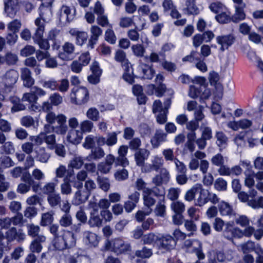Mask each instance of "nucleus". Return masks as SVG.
<instances>
[{
	"label": "nucleus",
	"instance_id": "1",
	"mask_svg": "<svg viewBox=\"0 0 263 263\" xmlns=\"http://www.w3.org/2000/svg\"><path fill=\"white\" fill-rule=\"evenodd\" d=\"M66 117L62 114L57 115L54 112H49L45 117L47 124L44 126V142L48 148L53 149L56 143L55 135L51 134L54 132L58 135H65L68 129L66 124Z\"/></svg>",
	"mask_w": 263,
	"mask_h": 263
},
{
	"label": "nucleus",
	"instance_id": "2",
	"mask_svg": "<svg viewBox=\"0 0 263 263\" xmlns=\"http://www.w3.org/2000/svg\"><path fill=\"white\" fill-rule=\"evenodd\" d=\"M18 72L14 69L7 70L0 77V100H4V96L1 93L11 91L18 79Z\"/></svg>",
	"mask_w": 263,
	"mask_h": 263
},
{
	"label": "nucleus",
	"instance_id": "3",
	"mask_svg": "<svg viewBox=\"0 0 263 263\" xmlns=\"http://www.w3.org/2000/svg\"><path fill=\"white\" fill-rule=\"evenodd\" d=\"M76 238L71 231L63 230L54 239V247L59 250L71 248L76 246Z\"/></svg>",
	"mask_w": 263,
	"mask_h": 263
},
{
	"label": "nucleus",
	"instance_id": "4",
	"mask_svg": "<svg viewBox=\"0 0 263 263\" xmlns=\"http://www.w3.org/2000/svg\"><path fill=\"white\" fill-rule=\"evenodd\" d=\"M39 11L40 17L35 20L36 27L35 33H43L47 31L48 23L52 18V14L50 8L40 7Z\"/></svg>",
	"mask_w": 263,
	"mask_h": 263
},
{
	"label": "nucleus",
	"instance_id": "5",
	"mask_svg": "<svg viewBox=\"0 0 263 263\" xmlns=\"http://www.w3.org/2000/svg\"><path fill=\"white\" fill-rule=\"evenodd\" d=\"M104 249L114 252L117 255L125 253L130 250V245L123 239L117 238L111 240H106Z\"/></svg>",
	"mask_w": 263,
	"mask_h": 263
},
{
	"label": "nucleus",
	"instance_id": "6",
	"mask_svg": "<svg viewBox=\"0 0 263 263\" xmlns=\"http://www.w3.org/2000/svg\"><path fill=\"white\" fill-rule=\"evenodd\" d=\"M71 102L77 105H82L88 102L89 92L84 87H75L71 90L70 94Z\"/></svg>",
	"mask_w": 263,
	"mask_h": 263
},
{
	"label": "nucleus",
	"instance_id": "7",
	"mask_svg": "<svg viewBox=\"0 0 263 263\" xmlns=\"http://www.w3.org/2000/svg\"><path fill=\"white\" fill-rule=\"evenodd\" d=\"M153 194L160 196L163 200L164 199V190L163 187L155 186L152 189H145L143 192V198L144 205L147 207L152 206L155 203L156 201L152 196Z\"/></svg>",
	"mask_w": 263,
	"mask_h": 263
},
{
	"label": "nucleus",
	"instance_id": "8",
	"mask_svg": "<svg viewBox=\"0 0 263 263\" xmlns=\"http://www.w3.org/2000/svg\"><path fill=\"white\" fill-rule=\"evenodd\" d=\"M164 160L162 157L155 155L152 157L151 163H146L141 168V172L143 173H149L152 171L158 172L163 167Z\"/></svg>",
	"mask_w": 263,
	"mask_h": 263
},
{
	"label": "nucleus",
	"instance_id": "9",
	"mask_svg": "<svg viewBox=\"0 0 263 263\" xmlns=\"http://www.w3.org/2000/svg\"><path fill=\"white\" fill-rule=\"evenodd\" d=\"M5 238L7 242H12L15 240L18 242H21L25 240L26 235L23 230H17L15 227H12L6 232Z\"/></svg>",
	"mask_w": 263,
	"mask_h": 263
},
{
	"label": "nucleus",
	"instance_id": "10",
	"mask_svg": "<svg viewBox=\"0 0 263 263\" xmlns=\"http://www.w3.org/2000/svg\"><path fill=\"white\" fill-rule=\"evenodd\" d=\"M183 61L194 63L195 67L202 72H205L208 70L206 64L203 60L200 59L196 51H192L190 55L183 58Z\"/></svg>",
	"mask_w": 263,
	"mask_h": 263
},
{
	"label": "nucleus",
	"instance_id": "11",
	"mask_svg": "<svg viewBox=\"0 0 263 263\" xmlns=\"http://www.w3.org/2000/svg\"><path fill=\"white\" fill-rule=\"evenodd\" d=\"M58 16L60 21L63 24L71 22L74 18V12L70 7L63 5L59 9Z\"/></svg>",
	"mask_w": 263,
	"mask_h": 263
},
{
	"label": "nucleus",
	"instance_id": "12",
	"mask_svg": "<svg viewBox=\"0 0 263 263\" xmlns=\"http://www.w3.org/2000/svg\"><path fill=\"white\" fill-rule=\"evenodd\" d=\"M4 10L7 15L14 17L19 10L20 4L18 0H4Z\"/></svg>",
	"mask_w": 263,
	"mask_h": 263
},
{
	"label": "nucleus",
	"instance_id": "13",
	"mask_svg": "<svg viewBox=\"0 0 263 263\" xmlns=\"http://www.w3.org/2000/svg\"><path fill=\"white\" fill-rule=\"evenodd\" d=\"M76 36L77 44L79 45H82L86 42L88 39V47L93 48L94 45L96 43L98 35V34H91L89 37L88 34H74Z\"/></svg>",
	"mask_w": 263,
	"mask_h": 263
},
{
	"label": "nucleus",
	"instance_id": "14",
	"mask_svg": "<svg viewBox=\"0 0 263 263\" xmlns=\"http://www.w3.org/2000/svg\"><path fill=\"white\" fill-rule=\"evenodd\" d=\"M158 172L159 173L156 175L152 180V183L157 187L168 183L170 179V173L166 168H162Z\"/></svg>",
	"mask_w": 263,
	"mask_h": 263
},
{
	"label": "nucleus",
	"instance_id": "15",
	"mask_svg": "<svg viewBox=\"0 0 263 263\" xmlns=\"http://www.w3.org/2000/svg\"><path fill=\"white\" fill-rule=\"evenodd\" d=\"M83 242L89 247H96L98 246L100 239L95 233L90 231H85L83 232Z\"/></svg>",
	"mask_w": 263,
	"mask_h": 263
},
{
	"label": "nucleus",
	"instance_id": "16",
	"mask_svg": "<svg viewBox=\"0 0 263 263\" xmlns=\"http://www.w3.org/2000/svg\"><path fill=\"white\" fill-rule=\"evenodd\" d=\"M235 37L232 34H223L217 36L216 40L217 43L220 45V50L224 51L228 49L234 42Z\"/></svg>",
	"mask_w": 263,
	"mask_h": 263
},
{
	"label": "nucleus",
	"instance_id": "17",
	"mask_svg": "<svg viewBox=\"0 0 263 263\" xmlns=\"http://www.w3.org/2000/svg\"><path fill=\"white\" fill-rule=\"evenodd\" d=\"M158 245L163 249L170 250L175 248L176 242L171 235H163L159 237Z\"/></svg>",
	"mask_w": 263,
	"mask_h": 263
},
{
	"label": "nucleus",
	"instance_id": "18",
	"mask_svg": "<svg viewBox=\"0 0 263 263\" xmlns=\"http://www.w3.org/2000/svg\"><path fill=\"white\" fill-rule=\"evenodd\" d=\"M63 51L59 54V57L64 60H72L74 57L75 48L73 44L66 42L63 46Z\"/></svg>",
	"mask_w": 263,
	"mask_h": 263
},
{
	"label": "nucleus",
	"instance_id": "19",
	"mask_svg": "<svg viewBox=\"0 0 263 263\" xmlns=\"http://www.w3.org/2000/svg\"><path fill=\"white\" fill-rule=\"evenodd\" d=\"M83 139V134L77 129H70L66 135L67 141L72 144L77 145L81 143Z\"/></svg>",
	"mask_w": 263,
	"mask_h": 263
},
{
	"label": "nucleus",
	"instance_id": "20",
	"mask_svg": "<svg viewBox=\"0 0 263 263\" xmlns=\"http://www.w3.org/2000/svg\"><path fill=\"white\" fill-rule=\"evenodd\" d=\"M137 70L139 76L144 79H152L155 73V71L152 66L143 63L139 65Z\"/></svg>",
	"mask_w": 263,
	"mask_h": 263
},
{
	"label": "nucleus",
	"instance_id": "21",
	"mask_svg": "<svg viewBox=\"0 0 263 263\" xmlns=\"http://www.w3.org/2000/svg\"><path fill=\"white\" fill-rule=\"evenodd\" d=\"M149 154V151L145 148H141L137 151L134 155L137 165L142 167L145 164L144 162L148 159Z\"/></svg>",
	"mask_w": 263,
	"mask_h": 263
},
{
	"label": "nucleus",
	"instance_id": "22",
	"mask_svg": "<svg viewBox=\"0 0 263 263\" xmlns=\"http://www.w3.org/2000/svg\"><path fill=\"white\" fill-rule=\"evenodd\" d=\"M166 141V134L163 131L157 130L151 138V143L153 148H158L163 142Z\"/></svg>",
	"mask_w": 263,
	"mask_h": 263
},
{
	"label": "nucleus",
	"instance_id": "23",
	"mask_svg": "<svg viewBox=\"0 0 263 263\" xmlns=\"http://www.w3.org/2000/svg\"><path fill=\"white\" fill-rule=\"evenodd\" d=\"M91 157L90 155L83 158L80 156H75L71 159L68 164L69 168H74L77 170L80 169L84 165L85 161H90Z\"/></svg>",
	"mask_w": 263,
	"mask_h": 263
},
{
	"label": "nucleus",
	"instance_id": "24",
	"mask_svg": "<svg viewBox=\"0 0 263 263\" xmlns=\"http://www.w3.org/2000/svg\"><path fill=\"white\" fill-rule=\"evenodd\" d=\"M115 60L121 64L123 68H127L132 65L128 59L126 57V53L121 50H118L114 57Z\"/></svg>",
	"mask_w": 263,
	"mask_h": 263
},
{
	"label": "nucleus",
	"instance_id": "25",
	"mask_svg": "<svg viewBox=\"0 0 263 263\" xmlns=\"http://www.w3.org/2000/svg\"><path fill=\"white\" fill-rule=\"evenodd\" d=\"M198 193L199 194L196 200V205L201 206L208 203L209 191L203 188L201 184L199 183Z\"/></svg>",
	"mask_w": 263,
	"mask_h": 263
},
{
	"label": "nucleus",
	"instance_id": "26",
	"mask_svg": "<svg viewBox=\"0 0 263 263\" xmlns=\"http://www.w3.org/2000/svg\"><path fill=\"white\" fill-rule=\"evenodd\" d=\"M90 195L88 192L85 191L82 189L79 190L75 193L73 202L76 205H79L86 201L88 199Z\"/></svg>",
	"mask_w": 263,
	"mask_h": 263
},
{
	"label": "nucleus",
	"instance_id": "27",
	"mask_svg": "<svg viewBox=\"0 0 263 263\" xmlns=\"http://www.w3.org/2000/svg\"><path fill=\"white\" fill-rule=\"evenodd\" d=\"M36 160L41 163H46L50 158V155L47 152L45 147H40L35 151Z\"/></svg>",
	"mask_w": 263,
	"mask_h": 263
},
{
	"label": "nucleus",
	"instance_id": "28",
	"mask_svg": "<svg viewBox=\"0 0 263 263\" xmlns=\"http://www.w3.org/2000/svg\"><path fill=\"white\" fill-rule=\"evenodd\" d=\"M183 11L187 15H197L200 11L193 0H186Z\"/></svg>",
	"mask_w": 263,
	"mask_h": 263
},
{
	"label": "nucleus",
	"instance_id": "29",
	"mask_svg": "<svg viewBox=\"0 0 263 263\" xmlns=\"http://www.w3.org/2000/svg\"><path fill=\"white\" fill-rule=\"evenodd\" d=\"M218 210L222 216H231L234 215L232 206L225 201L220 202L218 205Z\"/></svg>",
	"mask_w": 263,
	"mask_h": 263
},
{
	"label": "nucleus",
	"instance_id": "30",
	"mask_svg": "<svg viewBox=\"0 0 263 263\" xmlns=\"http://www.w3.org/2000/svg\"><path fill=\"white\" fill-rule=\"evenodd\" d=\"M209 81L211 85L215 86L216 89L220 93L221 96L222 95L223 87L222 85L218 82L219 75L217 73L212 71L209 74Z\"/></svg>",
	"mask_w": 263,
	"mask_h": 263
},
{
	"label": "nucleus",
	"instance_id": "31",
	"mask_svg": "<svg viewBox=\"0 0 263 263\" xmlns=\"http://www.w3.org/2000/svg\"><path fill=\"white\" fill-rule=\"evenodd\" d=\"M103 219L101 218L99 213H90L88 224L91 228H100L102 226Z\"/></svg>",
	"mask_w": 263,
	"mask_h": 263
},
{
	"label": "nucleus",
	"instance_id": "32",
	"mask_svg": "<svg viewBox=\"0 0 263 263\" xmlns=\"http://www.w3.org/2000/svg\"><path fill=\"white\" fill-rule=\"evenodd\" d=\"M18 61L16 54L11 52H8L5 57L0 56V65L6 63L9 65L15 64Z\"/></svg>",
	"mask_w": 263,
	"mask_h": 263
},
{
	"label": "nucleus",
	"instance_id": "33",
	"mask_svg": "<svg viewBox=\"0 0 263 263\" xmlns=\"http://www.w3.org/2000/svg\"><path fill=\"white\" fill-rule=\"evenodd\" d=\"M215 18L220 23L224 24L229 22L231 20L230 12L227 8L215 16Z\"/></svg>",
	"mask_w": 263,
	"mask_h": 263
},
{
	"label": "nucleus",
	"instance_id": "34",
	"mask_svg": "<svg viewBox=\"0 0 263 263\" xmlns=\"http://www.w3.org/2000/svg\"><path fill=\"white\" fill-rule=\"evenodd\" d=\"M33 39L34 42L37 44L41 48L45 50L49 49V44L47 40L43 39L42 34H34Z\"/></svg>",
	"mask_w": 263,
	"mask_h": 263
},
{
	"label": "nucleus",
	"instance_id": "35",
	"mask_svg": "<svg viewBox=\"0 0 263 263\" xmlns=\"http://www.w3.org/2000/svg\"><path fill=\"white\" fill-rule=\"evenodd\" d=\"M40 84L45 88L49 89L52 91L57 89L58 86V82L54 79H50L47 80H41Z\"/></svg>",
	"mask_w": 263,
	"mask_h": 263
},
{
	"label": "nucleus",
	"instance_id": "36",
	"mask_svg": "<svg viewBox=\"0 0 263 263\" xmlns=\"http://www.w3.org/2000/svg\"><path fill=\"white\" fill-rule=\"evenodd\" d=\"M196 26L197 30L200 32H202L203 33H213V31L210 29L211 24H206L205 21L202 18L198 20Z\"/></svg>",
	"mask_w": 263,
	"mask_h": 263
},
{
	"label": "nucleus",
	"instance_id": "37",
	"mask_svg": "<svg viewBox=\"0 0 263 263\" xmlns=\"http://www.w3.org/2000/svg\"><path fill=\"white\" fill-rule=\"evenodd\" d=\"M11 102L13 104L11 108V111L13 112L24 110L26 109V106L23 103H21L20 100L16 97H13L10 98Z\"/></svg>",
	"mask_w": 263,
	"mask_h": 263
},
{
	"label": "nucleus",
	"instance_id": "38",
	"mask_svg": "<svg viewBox=\"0 0 263 263\" xmlns=\"http://www.w3.org/2000/svg\"><path fill=\"white\" fill-rule=\"evenodd\" d=\"M216 144L219 147L224 148L227 145L228 138L227 136L222 132L216 133Z\"/></svg>",
	"mask_w": 263,
	"mask_h": 263
},
{
	"label": "nucleus",
	"instance_id": "39",
	"mask_svg": "<svg viewBox=\"0 0 263 263\" xmlns=\"http://www.w3.org/2000/svg\"><path fill=\"white\" fill-rule=\"evenodd\" d=\"M227 7L220 2H214L210 4L209 8L211 12L215 14H218L222 11L225 10Z\"/></svg>",
	"mask_w": 263,
	"mask_h": 263
},
{
	"label": "nucleus",
	"instance_id": "40",
	"mask_svg": "<svg viewBox=\"0 0 263 263\" xmlns=\"http://www.w3.org/2000/svg\"><path fill=\"white\" fill-rule=\"evenodd\" d=\"M124 70V73L122 76V78L125 81L129 84H132L134 82V77L133 69L132 65L129 66L128 69L123 68Z\"/></svg>",
	"mask_w": 263,
	"mask_h": 263
},
{
	"label": "nucleus",
	"instance_id": "41",
	"mask_svg": "<svg viewBox=\"0 0 263 263\" xmlns=\"http://www.w3.org/2000/svg\"><path fill=\"white\" fill-rule=\"evenodd\" d=\"M235 13L234 15V20L239 21L244 20L246 17V14L244 12V8L246 7V4L243 6L235 5Z\"/></svg>",
	"mask_w": 263,
	"mask_h": 263
},
{
	"label": "nucleus",
	"instance_id": "42",
	"mask_svg": "<svg viewBox=\"0 0 263 263\" xmlns=\"http://www.w3.org/2000/svg\"><path fill=\"white\" fill-rule=\"evenodd\" d=\"M199 183L194 184L190 189L187 190L184 195V199L187 201H192L194 199L195 195L198 193Z\"/></svg>",
	"mask_w": 263,
	"mask_h": 263
},
{
	"label": "nucleus",
	"instance_id": "43",
	"mask_svg": "<svg viewBox=\"0 0 263 263\" xmlns=\"http://www.w3.org/2000/svg\"><path fill=\"white\" fill-rule=\"evenodd\" d=\"M248 205L253 209H263V196L251 199L248 201Z\"/></svg>",
	"mask_w": 263,
	"mask_h": 263
},
{
	"label": "nucleus",
	"instance_id": "44",
	"mask_svg": "<svg viewBox=\"0 0 263 263\" xmlns=\"http://www.w3.org/2000/svg\"><path fill=\"white\" fill-rule=\"evenodd\" d=\"M246 134V132H241L235 136L233 141L238 147L242 148L245 146L246 144L245 137Z\"/></svg>",
	"mask_w": 263,
	"mask_h": 263
},
{
	"label": "nucleus",
	"instance_id": "45",
	"mask_svg": "<svg viewBox=\"0 0 263 263\" xmlns=\"http://www.w3.org/2000/svg\"><path fill=\"white\" fill-rule=\"evenodd\" d=\"M80 131L83 133H91L94 127L93 123L90 120H85L82 121L80 125Z\"/></svg>",
	"mask_w": 263,
	"mask_h": 263
},
{
	"label": "nucleus",
	"instance_id": "46",
	"mask_svg": "<svg viewBox=\"0 0 263 263\" xmlns=\"http://www.w3.org/2000/svg\"><path fill=\"white\" fill-rule=\"evenodd\" d=\"M47 201L49 205L52 207H55L59 205L61 202L60 194L57 192L49 195L47 197Z\"/></svg>",
	"mask_w": 263,
	"mask_h": 263
},
{
	"label": "nucleus",
	"instance_id": "47",
	"mask_svg": "<svg viewBox=\"0 0 263 263\" xmlns=\"http://www.w3.org/2000/svg\"><path fill=\"white\" fill-rule=\"evenodd\" d=\"M171 210L174 213L182 214L185 211L184 204L180 201H173L170 205Z\"/></svg>",
	"mask_w": 263,
	"mask_h": 263
},
{
	"label": "nucleus",
	"instance_id": "48",
	"mask_svg": "<svg viewBox=\"0 0 263 263\" xmlns=\"http://www.w3.org/2000/svg\"><path fill=\"white\" fill-rule=\"evenodd\" d=\"M97 182L99 187L103 191H108L110 187V183L109 179L106 177H98Z\"/></svg>",
	"mask_w": 263,
	"mask_h": 263
},
{
	"label": "nucleus",
	"instance_id": "49",
	"mask_svg": "<svg viewBox=\"0 0 263 263\" xmlns=\"http://www.w3.org/2000/svg\"><path fill=\"white\" fill-rule=\"evenodd\" d=\"M57 183L55 182H47L42 187V190L44 194H46L48 196L51 194L56 193L55 187Z\"/></svg>",
	"mask_w": 263,
	"mask_h": 263
},
{
	"label": "nucleus",
	"instance_id": "50",
	"mask_svg": "<svg viewBox=\"0 0 263 263\" xmlns=\"http://www.w3.org/2000/svg\"><path fill=\"white\" fill-rule=\"evenodd\" d=\"M53 214L54 213L52 211L43 214L40 222L41 225L46 226L51 224L53 220Z\"/></svg>",
	"mask_w": 263,
	"mask_h": 263
},
{
	"label": "nucleus",
	"instance_id": "51",
	"mask_svg": "<svg viewBox=\"0 0 263 263\" xmlns=\"http://www.w3.org/2000/svg\"><path fill=\"white\" fill-rule=\"evenodd\" d=\"M245 176V185L249 189L252 188L255 185L254 172L252 173L244 172Z\"/></svg>",
	"mask_w": 263,
	"mask_h": 263
},
{
	"label": "nucleus",
	"instance_id": "52",
	"mask_svg": "<svg viewBox=\"0 0 263 263\" xmlns=\"http://www.w3.org/2000/svg\"><path fill=\"white\" fill-rule=\"evenodd\" d=\"M214 186L218 191H225L227 189V182L224 179L219 177L215 180Z\"/></svg>",
	"mask_w": 263,
	"mask_h": 263
},
{
	"label": "nucleus",
	"instance_id": "53",
	"mask_svg": "<svg viewBox=\"0 0 263 263\" xmlns=\"http://www.w3.org/2000/svg\"><path fill=\"white\" fill-rule=\"evenodd\" d=\"M98 23L103 27H108V28L105 33H113L111 26L109 24L106 16L104 14L99 15L97 18Z\"/></svg>",
	"mask_w": 263,
	"mask_h": 263
},
{
	"label": "nucleus",
	"instance_id": "54",
	"mask_svg": "<svg viewBox=\"0 0 263 263\" xmlns=\"http://www.w3.org/2000/svg\"><path fill=\"white\" fill-rule=\"evenodd\" d=\"M86 116L91 121H97L99 119L100 113L99 110L95 107H91L87 110Z\"/></svg>",
	"mask_w": 263,
	"mask_h": 263
},
{
	"label": "nucleus",
	"instance_id": "55",
	"mask_svg": "<svg viewBox=\"0 0 263 263\" xmlns=\"http://www.w3.org/2000/svg\"><path fill=\"white\" fill-rule=\"evenodd\" d=\"M15 164L13 161L8 156H3L0 157V166L4 168H9Z\"/></svg>",
	"mask_w": 263,
	"mask_h": 263
},
{
	"label": "nucleus",
	"instance_id": "56",
	"mask_svg": "<svg viewBox=\"0 0 263 263\" xmlns=\"http://www.w3.org/2000/svg\"><path fill=\"white\" fill-rule=\"evenodd\" d=\"M159 237L153 233H149L143 236V240L146 244H153L156 242L158 243Z\"/></svg>",
	"mask_w": 263,
	"mask_h": 263
},
{
	"label": "nucleus",
	"instance_id": "57",
	"mask_svg": "<svg viewBox=\"0 0 263 263\" xmlns=\"http://www.w3.org/2000/svg\"><path fill=\"white\" fill-rule=\"evenodd\" d=\"M21 25L20 21L15 20L8 24V29L12 33H16L19 31Z\"/></svg>",
	"mask_w": 263,
	"mask_h": 263
},
{
	"label": "nucleus",
	"instance_id": "58",
	"mask_svg": "<svg viewBox=\"0 0 263 263\" xmlns=\"http://www.w3.org/2000/svg\"><path fill=\"white\" fill-rule=\"evenodd\" d=\"M180 192L181 190L179 188L171 187L168 190L167 197L171 200H175L178 198Z\"/></svg>",
	"mask_w": 263,
	"mask_h": 263
},
{
	"label": "nucleus",
	"instance_id": "59",
	"mask_svg": "<svg viewBox=\"0 0 263 263\" xmlns=\"http://www.w3.org/2000/svg\"><path fill=\"white\" fill-rule=\"evenodd\" d=\"M23 101H27L30 104L36 103L37 101V97L32 92V89L30 92L25 93L22 97Z\"/></svg>",
	"mask_w": 263,
	"mask_h": 263
},
{
	"label": "nucleus",
	"instance_id": "60",
	"mask_svg": "<svg viewBox=\"0 0 263 263\" xmlns=\"http://www.w3.org/2000/svg\"><path fill=\"white\" fill-rule=\"evenodd\" d=\"M95 145V137L91 135L87 136L83 143V146L86 149H90Z\"/></svg>",
	"mask_w": 263,
	"mask_h": 263
},
{
	"label": "nucleus",
	"instance_id": "61",
	"mask_svg": "<svg viewBox=\"0 0 263 263\" xmlns=\"http://www.w3.org/2000/svg\"><path fill=\"white\" fill-rule=\"evenodd\" d=\"M26 227L28 235L32 237L37 236L40 230L39 226L33 224H28Z\"/></svg>",
	"mask_w": 263,
	"mask_h": 263
},
{
	"label": "nucleus",
	"instance_id": "62",
	"mask_svg": "<svg viewBox=\"0 0 263 263\" xmlns=\"http://www.w3.org/2000/svg\"><path fill=\"white\" fill-rule=\"evenodd\" d=\"M115 179L118 181L124 180L128 177V171L124 168L117 170L114 174Z\"/></svg>",
	"mask_w": 263,
	"mask_h": 263
},
{
	"label": "nucleus",
	"instance_id": "63",
	"mask_svg": "<svg viewBox=\"0 0 263 263\" xmlns=\"http://www.w3.org/2000/svg\"><path fill=\"white\" fill-rule=\"evenodd\" d=\"M49 100L54 106H58L63 102V97L58 92H54L49 96Z\"/></svg>",
	"mask_w": 263,
	"mask_h": 263
},
{
	"label": "nucleus",
	"instance_id": "64",
	"mask_svg": "<svg viewBox=\"0 0 263 263\" xmlns=\"http://www.w3.org/2000/svg\"><path fill=\"white\" fill-rule=\"evenodd\" d=\"M72 217L68 213H65L61 218L59 223L63 227H68L72 224Z\"/></svg>",
	"mask_w": 263,
	"mask_h": 263
}]
</instances>
